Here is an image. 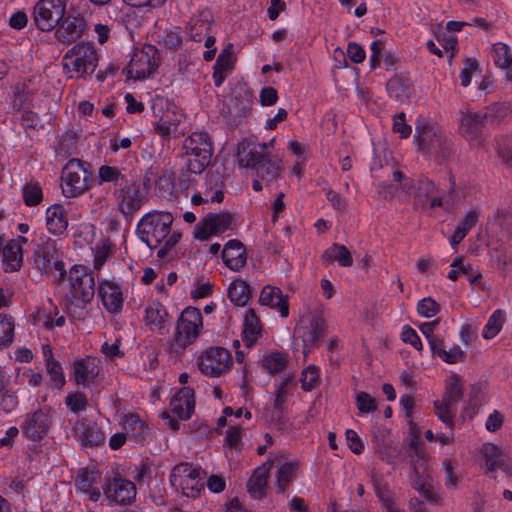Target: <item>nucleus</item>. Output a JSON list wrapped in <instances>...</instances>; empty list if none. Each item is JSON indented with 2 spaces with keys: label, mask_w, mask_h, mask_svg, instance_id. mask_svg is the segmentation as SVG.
Here are the masks:
<instances>
[{
  "label": "nucleus",
  "mask_w": 512,
  "mask_h": 512,
  "mask_svg": "<svg viewBox=\"0 0 512 512\" xmlns=\"http://www.w3.org/2000/svg\"><path fill=\"white\" fill-rule=\"evenodd\" d=\"M61 180L62 194L66 198H75L89 189L91 174L82 161L71 159L62 169Z\"/></svg>",
  "instance_id": "nucleus-9"
},
{
  "label": "nucleus",
  "mask_w": 512,
  "mask_h": 512,
  "mask_svg": "<svg viewBox=\"0 0 512 512\" xmlns=\"http://www.w3.org/2000/svg\"><path fill=\"white\" fill-rule=\"evenodd\" d=\"M432 352L448 364H456L465 360V352L459 346L454 345L449 350H445L443 340L440 345H437V348L432 349Z\"/></svg>",
  "instance_id": "nucleus-46"
},
{
  "label": "nucleus",
  "mask_w": 512,
  "mask_h": 512,
  "mask_svg": "<svg viewBox=\"0 0 512 512\" xmlns=\"http://www.w3.org/2000/svg\"><path fill=\"white\" fill-rule=\"evenodd\" d=\"M212 152H206L202 148V152L185 151L187 169L194 174H199L209 165Z\"/></svg>",
  "instance_id": "nucleus-42"
},
{
  "label": "nucleus",
  "mask_w": 512,
  "mask_h": 512,
  "mask_svg": "<svg viewBox=\"0 0 512 512\" xmlns=\"http://www.w3.org/2000/svg\"><path fill=\"white\" fill-rule=\"evenodd\" d=\"M46 226L53 235H62L68 227V219L64 207L54 204L46 210Z\"/></svg>",
  "instance_id": "nucleus-30"
},
{
  "label": "nucleus",
  "mask_w": 512,
  "mask_h": 512,
  "mask_svg": "<svg viewBox=\"0 0 512 512\" xmlns=\"http://www.w3.org/2000/svg\"><path fill=\"white\" fill-rule=\"evenodd\" d=\"M203 332V316L199 309L186 307L176 322L170 357L180 360L185 349L194 344Z\"/></svg>",
  "instance_id": "nucleus-3"
},
{
  "label": "nucleus",
  "mask_w": 512,
  "mask_h": 512,
  "mask_svg": "<svg viewBox=\"0 0 512 512\" xmlns=\"http://www.w3.org/2000/svg\"><path fill=\"white\" fill-rule=\"evenodd\" d=\"M2 257L5 272H15L22 267L23 251L15 243H7L4 246Z\"/></svg>",
  "instance_id": "nucleus-37"
},
{
  "label": "nucleus",
  "mask_w": 512,
  "mask_h": 512,
  "mask_svg": "<svg viewBox=\"0 0 512 512\" xmlns=\"http://www.w3.org/2000/svg\"><path fill=\"white\" fill-rule=\"evenodd\" d=\"M486 473L501 470L512 478V454L506 449L492 443H485L481 448Z\"/></svg>",
  "instance_id": "nucleus-17"
},
{
  "label": "nucleus",
  "mask_w": 512,
  "mask_h": 512,
  "mask_svg": "<svg viewBox=\"0 0 512 512\" xmlns=\"http://www.w3.org/2000/svg\"><path fill=\"white\" fill-rule=\"evenodd\" d=\"M32 267L42 276H53L54 281L63 280L65 264L57 241L47 239L37 246L32 256Z\"/></svg>",
  "instance_id": "nucleus-5"
},
{
  "label": "nucleus",
  "mask_w": 512,
  "mask_h": 512,
  "mask_svg": "<svg viewBox=\"0 0 512 512\" xmlns=\"http://www.w3.org/2000/svg\"><path fill=\"white\" fill-rule=\"evenodd\" d=\"M280 166L271 160L265 161L256 168V174L266 182H272L278 178Z\"/></svg>",
  "instance_id": "nucleus-57"
},
{
  "label": "nucleus",
  "mask_w": 512,
  "mask_h": 512,
  "mask_svg": "<svg viewBox=\"0 0 512 512\" xmlns=\"http://www.w3.org/2000/svg\"><path fill=\"white\" fill-rule=\"evenodd\" d=\"M123 426L125 433L140 443L146 439L149 432V428L145 422L135 414L125 416Z\"/></svg>",
  "instance_id": "nucleus-39"
},
{
  "label": "nucleus",
  "mask_w": 512,
  "mask_h": 512,
  "mask_svg": "<svg viewBox=\"0 0 512 512\" xmlns=\"http://www.w3.org/2000/svg\"><path fill=\"white\" fill-rule=\"evenodd\" d=\"M266 145L249 143L239 152V165L241 167H255L263 164L265 160L264 151Z\"/></svg>",
  "instance_id": "nucleus-34"
},
{
  "label": "nucleus",
  "mask_w": 512,
  "mask_h": 512,
  "mask_svg": "<svg viewBox=\"0 0 512 512\" xmlns=\"http://www.w3.org/2000/svg\"><path fill=\"white\" fill-rule=\"evenodd\" d=\"M159 66L158 50L155 46L146 44L134 49L126 67L127 77L133 80H144L150 77Z\"/></svg>",
  "instance_id": "nucleus-10"
},
{
  "label": "nucleus",
  "mask_w": 512,
  "mask_h": 512,
  "mask_svg": "<svg viewBox=\"0 0 512 512\" xmlns=\"http://www.w3.org/2000/svg\"><path fill=\"white\" fill-rule=\"evenodd\" d=\"M70 289L65 296V308L70 316L84 319L88 304L95 294V280L85 266L74 265L68 273Z\"/></svg>",
  "instance_id": "nucleus-2"
},
{
  "label": "nucleus",
  "mask_w": 512,
  "mask_h": 512,
  "mask_svg": "<svg viewBox=\"0 0 512 512\" xmlns=\"http://www.w3.org/2000/svg\"><path fill=\"white\" fill-rule=\"evenodd\" d=\"M232 109L235 110L236 117H244L251 110V95L248 92L234 95L231 99Z\"/></svg>",
  "instance_id": "nucleus-56"
},
{
  "label": "nucleus",
  "mask_w": 512,
  "mask_h": 512,
  "mask_svg": "<svg viewBox=\"0 0 512 512\" xmlns=\"http://www.w3.org/2000/svg\"><path fill=\"white\" fill-rule=\"evenodd\" d=\"M199 371L211 378L220 377L232 366L230 352L219 346H212L203 350L196 359Z\"/></svg>",
  "instance_id": "nucleus-11"
},
{
  "label": "nucleus",
  "mask_w": 512,
  "mask_h": 512,
  "mask_svg": "<svg viewBox=\"0 0 512 512\" xmlns=\"http://www.w3.org/2000/svg\"><path fill=\"white\" fill-rule=\"evenodd\" d=\"M485 115L486 124L495 125L507 117L510 108L505 103H495L481 110Z\"/></svg>",
  "instance_id": "nucleus-47"
},
{
  "label": "nucleus",
  "mask_w": 512,
  "mask_h": 512,
  "mask_svg": "<svg viewBox=\"0 0 512 512\" xmlns=\"http://www.w3.org/2000/svg\"><path fill=\"white\" fill-rule=\"evenodd\" d=\"M73 430L82 446H98L105 442V436L94 423L81 420L76 422Z\"/></svg>",
  "instance_id": "nucleus-29"
},
{
  "label": "nucleus",
  "mask_w": 512,
  "mask_h": 512,
  "mask_svg": "<svg viewBox=\"0 0 512 512\" xmlns=\"http://www.w3.org/2000/svg\"><path fill=\"white\" fill-rule=\"evenodd\" d=\"M326 332L325 320L311 313L301 316L295 327V336L301 339L303 346L304 359L324 337Z\"/></svg>",
  "instance_id": "nucleus-12"
},
{
  "label": "nucleus",
  "mask_w": 512,
  "mask_h": 512,
  "mask_svg": "<svg viewBox=\"0 0 512 512\" xmlns=\"http://www.w3.org/2000/svg\"><path fill=\"white\" fill-rule=\"evenodd\" d=\"M440 305L431 297L421 299L417 304V312L420 316L431 318L438 314Z\"/></svg>",
  "instance_id": "nucleus-61"
},
{
  "label": "nucleus",
  "mask_w": 512,
  "mask_h": 512,
  "mask_svg": "<svg viewBox=\"0 0 512 512\" xmlns=\"http://www.w3.org/2000/svg\"><path fill=\"white\" fill-rule=\"evenodd\" d=\"M301 387L304 391H311L320 384V369L315 365L307 366L301 373Z\"/></svg>",
  "instance_id": "nucleus-52"
},
{
  "label": "nucleus",
  "mask_w": 512,
  "mask_h": 512,
  "mask_svg": "<svg viewBox=\"0 0 512 512\" xmlns=\"http://www.w3.org/2000/svg\"><path fill=\"white\" fill-rule=\"evenodd\" d=\"M259 303L277 310L281 317L289 315L288 297L277 287L264 286L260 292Z\"/></svg>",
  "instance_id": "nucleus-24"
},
{
  "label": "nucleus",
  "mask_w": 512,
  "mask_h": 512,
  "mask_svg": "<svg viewBox=\"0 0 512 512\" xmlns=\"http://www.w3.org/2000/svg\"><path fill=\"white\" fill-rule=\"evenodd\" d=\"M96 181L99 185L103 183H112L115 186L121 185L126 181L122 170L116 166L101 165L98 168Z\"/></svg>",
  "instance_id": "nucleus-44"
},
{
  "label": "nucleus",
  "mask_w": 512,
  "mask_h": 512,
  "mask_svg": "<svg viewBox=\"0 0 512 512\" xmlns=\"http://www.w3.org/2000/svg\"><path fill=\"white\" fill-rule=\"evenodd\" d=\"M14 320L11 316L0 314V347L10 345L14 338Z\"/></svg>",
  "instance_id": "nucleus-54"
},
{
  "label": "nucleus",
  "mask_w": 512,
  "mask_h": 512,
  "mask_svg": "<svg viewBox=\"0 0 512 512\" xmlns=\"http://www.w3.org/2000/svg\"><path fill=\"white\" fill-rule=\"evenodd\" d=\"M259 319L252 309H247L243 320V341L247 347L253 346L260 335Z\"/></svg>",
  "instance_id": "nucleus-35"
},
{
  "label": "nucleus",
  "mask_w": 512,
  "mask_h": 512,
  "mask_svg": "<svg viewBox=\"0 0 512 512\" xmlns=\"http://www.w3.org/2000/svg\"><path fill=\"white\" fill-rule=\"evenodd\" d=\"M99 296L103 306L109 313H118L123 306V295L120 287L114 282L104 280L100 283Z\"/></svg>",
  "instance_id": "nucleus-26"
},
{
  "label": "nucleus",
  "mask_w": 512,
  "mask_h": 512,
  "mask_svg": "<svg viewBox=\"0 0 512 512\" xmlns=\"http://www.w3.org/2000/svg\"><path fill=\"white\" fill-rule=\"evenodd\" d=\"M325 264L338 262L342 267H350L353 264V258L346 246L341 244H333L322 255Z\"/></svg>",
  "instance_id": "nucleus-38"
},
{
  "label": "nucleus",
  "mask_w": 512,
  "mask_h": 512,
  "mask_svg": "<svg viewBox=\"0 0 512 512\" xmlns=\"http://www.w3.org/2000/svg\"><path fill=\"white\" fill-rule=\"evenodd\" d=\"M118 199L119 208L124 214H131L142 205L141 193L134 185L120 189Z\"/></svg>",
  "instance_id": "nucleus-33"
},
{
  "label": "nucleus",
  "mask_w": 512,
  "mask_h": 512,
  "mask_svg": "<svg viewBox=\"0 0 512 512\" xmlns=\"http://www.w3.org/2000/svg\"><path fill=\"white\" fill-rule=\"evenodd\" d=\"M504 322V313L501 310L494 311L483 328V338L487 340L493 339L501 331Z\"/></svg>",
  "instance_id": "nucleus-49"
},
{
  "label": "nucleus",
  "mask_w": 512,
  "mask_h": 512,
  "mask_svg": "<svg viewBox=\"0 0 512 512\" xmlns=\"http://www.w3.org/2000/svg\"><path fill=\"white\" fill-rule=\"evenodd\" d=\"M485 125V115L482 111L461 110L460 133L472 144L479 143V135Z\"/></svg>",
  "instance_id": "nucleus-20"
},
{
  "label": "nucleus",
  "mask_w": 512,
  "mask_h": 512,
  "mask_svg": "<svg viewBox=\"0 0 512 512\" xmlns=\"http://www.w3.org/2000/svg\"><path fill=\"white\" fill-rule=\"evenodd\" d=\"M269 465L266 462L256 468L247 483V489L251 497L261 499L265 493L268 483Z\"/></svg>",
  "instance_id": "nucleus-32"
},
{
  "label": "nucleus",
  "mask_w": 512,
  "mask_h": 512,
  "mask_svg": "<svg viewBox=\"0 0 512 512\" xmlns=\"http://www.w3.org/2000/svg\"><path fill=\"white\" fill-rule=\"evenodd\" d=\"M288 383H289L288 379L283 380L279 384V386L277 387V389L275 391L273 406H274V410H275V413L277 414L278 419H280V417H281L282 406L286 402V399H287L288 393H287L286 387H287Z\"/></svg>",
  "instance_id": "nucleus-62"
},
{
  "label": "nucleus",
  "mask_w": 512,
  "mask_h": 512,
  "mask_svg": "<svg viewBox=\"0 0 512 512\" xmlns=\"http://www.w3.org/2000/svg\"><path fill=\"white\" fill-rule=\"evenodd\" d=\"M66 406L74 413L84 411L87 407V399L82 393L69 394L65 398Z\"/></svg>",
  "instance_id": "nucleus-64"
},
{
  "label": "nucleus",
  "mask_w": 512,
  "mask_h": 512,
  "mask_svg": "<svg viewBox=\"0 0 512 512\" xmlns=\"http://www.w3.org/2000/svg\"><path fill=\"white\" fill-rule=\"evenodd\" d=\"M100 480V473L94 469H81L76 477L75 485L80 492L90 491Z\"/></svg>",
  "instance_id": "nucleus-50"
},
{
  "label": "nucleus",
  "mask_w": 512,
  "mask_h": 512,
  "mask_svg": "<svg viewBox=\"0 0 512 512\" xmlns=\"http://www.w3.org/2000/svg\"><path fill=\"white\" fill-rule=\"evenodd\" d=\"M98 65V53L90 42H78L64 54L62 66L70 78H86Z\"/></svg>",
  "instance_id": "nucleus-4"
},
{
  "label": "nucleus",
  "mask_w": 512,
  "mask_h": 512,
  "mask_svg": "<svg viewBox=\"0 0 512 512\" xmlns=\"http://www.w3.org/2000/svg\"><path fill=\"white\" fill-rule=\"evenodd\" d=\"M417 144L419 149L429 155L445 159L451 153V141L435 125L422 122L416 126Z\"/></svg>",
  "instance_id": "nucleus-7"
},
{
  "label": "nucleus",
  "mask_w": 512,
  "mask_h": 512,
  "mask_svg": "<svg viewBox=\"0 0 512 512\" xmlns=\"http://www.w3.org/2000/svg\"><path fill=\"white\" fill-rule=\"evenodd\" d=\"M194 406V391L190 387L181 388L170 402L171 411L181 420H187L191 417Z\"/></svg>",
  "instance_id": "nucleus-25"
},
{
  "label": "nucleus",
  "mask_w": 512,
  "mask_h": 512,
  "mask_svg": "<svg viewBox=\"0 0 512 512\" xmlns=\"http://www.w3.org/2000/svg\"><path fill=\"white\" fill-rule=\"evenodd\" d=\"M234 218L230 213H210L194 228V237L207 240L212 235H219L233 228Z\"/></svg>",
  "instance_id": "nucleus-16"
},
{
  "label": "nucleus",
  "mask_w": 512,
  "mask_h": 512,
  "mask_svg": "<svg viewBox=\"0 0 512 512\" xmlns=\"http://www.w3.org/2000/svg\"><path fill=\"white\" fill-rule=\"evenodd\" d=\"M99 364L100 361L91 356L75 360L72 363L71 379L77 385H86L93 382L99 374Z\"/></svg>",
  "instance_id": "nucleus-21"
},
{
  "label": "nucleus",
  "mask_w": 512,
  "mask_h": 512,
  "mask_svg": "<svg viewBox=\"0 0 512 512\" xmlns=\"http://www.w3.org/2000/svg\"><path fill=\"white\" fill-rule=\"evenodd\" d=\"M86 29V22L83 17L68 15L56 30V37L60 42H72L82 36Z\"/></svg>",
  "instance_id": "nucleus-23"
},
{
  "label": "nucleus",
  "mask_w": 512,
  "mask_h": 512,
  "mask_svg": "<svg viewBox=\"0 0 512 512\" xmlns=\"http://www.w3.org/2000/svg\"><path fill=\"white\" fill-rule=\"evenodd\" d=\"M103 492L105 497L111 502L125 505L131 503L135 498L136 486L129 480L115 477L105 482Z\"/></svg>",
  "instance_id": "nucleus-19"
},
{
  "label": "nucleus",
  "mask_w": 512,
  "mask_h": 512,
  "mask_svg": "<svg viewBox=\"0 0 512 512\" xmlns=\"http://www.w3.org/2000/svg\"><path fill=\"white\" fill-rule=\"evenodd\" d=\"M222 259L226 266L233 271H239L246 264V251L238 240H230L222 250Z\"/></svg>",
  "instance_id": "nucleus-28"
},
{
  "label": "nucleus",
  "mask_w": 512,
  "mask_h": 512,
  "mask_svg": "<svg viewBox=\"0 0 512 512\" xmlns=\"http://www.w3.org/2000/svg\"><path fill=\"white\" fill-rule=\"evenodd\" d=\"M52 425L50 409L40 408L28 413L21 424L22 433L32 441L41 440L48 433Z\"/></svg>",
  "instance_id": "nucleus-18"
},
{
  "label": "nucleus",
  "mask_w": 512,
  "mask_h": 512,
  "mask_svg": "<svg viewBox=\"0 0 512 512\" xmlns=\"http://www.w3.org/2000/svg\"><path fill=\"white\" fill-rule=\"evenodd\" d=\"M111 249L112 243L108 239L101 240L99 243L95 245L94 267L96 269H100L103 266L109 254L111 253Z\"/></svg>",
  "instance_id": "nucleus-58"
},
{
  "label": "nucleus",
  "mask_w": 512,
  "mask_h": 512,
  "mask_svg": "<svg viewBox=\"0 0 512 512\" xmlns=\"http://www.w3.org/2000/svg\"><path fill=\"white\" fill-rule=\"evenodd\" d=\"M451 270L450 272L448 273V278L452 281H456L459 277L460 274L462 275H466L469 278V281L471 283H474L476 280H478L481 275L479 273L475 274V275H472L471 271H472V267L470 264H464L463 262V258L461 256H458L456 257L451 265Z\"/></svg>",
  "instance_id": "nucleus-48"
},
{
  "label": "nucleus",
  "mask_w": 512,
  "mask_h": 512,
  "mask_svg": "<svg viewBox=\"0 0 512 512\" xmlns=\"http://www.w3.org/2000/svg\"><path fill=\"white\" fill-rule=\"evenodd\" d=\"M173 216L165 211H153L145 214L138 222L137 233L142 242L150 249H158L157 256L160 259L180 240L181 234L170 232Z\"/></svg>",
  "instance_id": "nucleus-1"
},
{
  "label": "nucleus",
  "mask_w": 512,
  "mask_h": 512,
  "mask_svg": "<svg viewBox=\"0 0 512 512\" xmlns=\"http://www.w3.org/2000/svg\"><path fill=\"white\" fill-rule=\"evenodd\" d=\"M492 59L500 69L512 70V52L508 45L498 42L492 46Z\"/></svg>",
  "instance_id": "nucleus-45"
},
{
  "label": "nucleus",
  "mask_w": 512,
  "mask_h": 512,
  "mask_svg": "<svg viewBox=\"0 0 512 512\" xmlns=\"http://www.w3.org/2000/svg\"><path fill=\"white\" fill-rule=\"evenodd\" d=\"M168 313L159 302H151L144 309L143 322L148 330L162 333L166 330Z\"/></svg>",
  "instance_id": "nucleus-27"
},
{
  "label": "nucleus",
  "mask_w": 512,
  "mask_h": 512,
  "mask_svg": "<svg viewBox=\"0 0 512 512\" xmlns=\"http://www.w3.org/2000/svg\"><path fill=\"white\" fill-rule=\"evenodd\" d=\"M393 181L399 183V187L408 192L414 191V208L416 210L433 209L443 206V200L437 194V187L433 181L426 177H419L416 181L404 178L401 171L395 170L392 174Z\"/></svg>",
  "instance_id": "nucleus-6"
},
{
  "label": "nucleus",
  "mask_w": 512,
  "mask_h": 512,
  "mask_svg": "<svg viewBox=\"0 0 512 512\" xmlns=\"http://www.w3.org/2000/svg\"><path fill=\"white\" fill-rule=\"evenodd\" d=\"M208 13L195 17L188 23V37L195 42L204 41V46L210 48L215 44V37L211 34V19Z\"/></svg>",
  "instance_id": "nucleus-22"
},
{
  "label": "nucleus",
  "mask_w": 512,
  "mask_h": 512,
  "mask_svg": "<svg viewBox=\"0 0 512 512\" xmlns=\"http://www.w3.org/2000/svg\"><path fill=\"white\" fill-rule=\"evenodd\" d=\"M463 396L462 380L459 375L451 374L445 380V391L442 397L448 404L456 405Z\"/></svg>",
  "instance_id": "nucleus-41"
},
{
  "label": "nucleus",
  "mask_w": 512,
  "mask_h": 512,
  "mask_svg": "<svg viewBox=\"0 0 512 512\" xmlns=\"http://www.w3.org/2000/svg\"><path fill=\"white\" fill-rule=\"evenodd\" d=\"M204 472L193 465L183 462L177 464L170 473V483L184 496L196 498L203 489Z\"/></svg>",
  "instance_id": "nucleus-8"
},
{
  "label": "nucleus",
  "mask_w": 512,
  "mask_h": 512,
  "mask_svg": "<svg viewBox=\"0 0 512 512\" xmlns=\"http://www.w3.org/2000/svg\"><path fill=\"white\" fill-rule=\"evenodd\" d=\"M479 64L477 60L466 58L464 60V67L460 71V80L463 87H467L471 82L472 74L477 72Z\"/></svg>",
  "instance_id": "nucleus-63"
},
{
  "label": "nucleus",
  "mask_w": 512,
  "mask_h": 512,
  "mask_svg": "<svg viewBox=\"0 0 512 512\" xmlns=\"http://www.w3.org/2000/svg\"><path fill=\"white\" fill-rule=\"evenodd\" d=\"M456 405L448 404L444 400L434 401L435 414L438 419L447 427L452 428L454 425V408Z\"/></svg>",
  "instance_id": "nucleus-53"
},
{
  "label": "nucleus",
  "mask_w": 512,
  "mask_h": 512,
  "mask_svg": "<svg viewBox=\"0 0 512 512\" xmlns=\"http://www.w3.org/2000/svg\"><path fill=\"white\" fill-rule=\"evenodd\" d=\"M355 401L361 414L373 413L377 410L376 400L366 392H358L356 394Z\"/></svg>",
  "instance_id": "nucleus-59"
},
{
  "label": "nucleus",
  "mask_w": 512,
  "mask_h": 512,
  "mask_svg": "<svg viewBox=\"0 0 512 512\" xmlns=\"http://www.w3.org/2000/svg\"><path fill=\"white\" fill-rule=\"evenodd\" d=\"M234 63V55H233V45L231 43H228L221 53L219 54L215 67L220 71H228L232 68Z\"/></svg>",
  "instance_id": "nucleus-60"
},
{
  "label": "nucleus",
  "mask_w": 512,
  "mask_h": 512,
  "mask_svg": "<svg viewBox=\"0 0 512 512\" xmlns=\"http://www.w3.org/2000/svg\"><path fill=\"white\" fill-rule=\"evenodd\" d=\"M65 7L63 0H39L33 10L37 28L41 31H52L63 19Z\"/></svg>",
  "instance_id": "nucleus-15"
},
{
  "label": "nucleus",
  "mask_w": 512,
  "mask_h": 512,
  "mask_svg": "<svg viewBox=\"0 0 512 512\" xmlns=\"http://www.w3.org/2000/svg\"><path fill=\"white\" fill-rule=\"evenodd\" d=\"M46 372L48 373L53 388L61 389L64 387L66 380L63 368L59 361H54L45 364Z\"/></svg>",
  "instance_id": "nucleus-55"
},
{
  "label": "nucleus",
  "mask_w": 512,
  "mask_h": 512,
  "mask_svg": "<svg viewBox=\"0 0 512 512\" xmlns=\"http://www.w3.org/2000/svg\"><path fill=\"white\" fill-rule=\"evenodd\" d=\"M181 118V114H177L175 111H167L154 123V129L164 138L179 137L182 135L178 129Z\"/></svg>",
  "instance_id": "nucleus-31"
},
{
  "label": "nucleus",
  "mask_w": 512,
  "mask_h": 512,
  "mask_svg": "<svg viewBox=\"0 0 512 512\" xmlns=\"http://www.w3.org/2000/svg\"><path fill=\"white\" fill-rule=\"evenodd\" d=\"M183 148L185 151H191L194 153L202 152V148L206 152H212V143L209 136L205 132H194L185 141Z\"/></svg>",
  "instance_id": "nucleus-43"
},
{
  "label": "nucleus",
  "mask_w": 512,
  "mask_h": 512,
  "mask_svg": "<svg viewBox=\"0 0 512 512\" xmlns=\"http://www.w3.org/2000/svg\"><path fill=\"white\" fill-rule=\"evenodd\" d=\"M288 363V354L280 351H266L260 359L261 367L270 374L283 371Z\"/></svg>",
  "instance_id": "nucleus-36"
},
{
  "label": "nucleus",
  "mask_w": 512,
  "mask_h": 512,
  "mask_svg": "<svg viewBox=\"0 0 512 512\" xmlns=\"http://www.w3.org/2000/svg\"><path fill=\"white\" fill-rule=\"evenodd\" d=\"M22 197L27 206L33 207L43 199L42 189L38 182H30L22 187Z\"/></svg>",
  "instance_id": "nucleus-51"
},
{
  "label": "nucleus",
  "mask_w": 512,
  "mask_h": 512,
  "mask_svg": "<svg viewBox=\"0 0 512 512\" xmlns=\"http://www.w3.org/2000/svg\"><path fill=\"white\" fill-rule=\"evenodd\" d=\"M413 448V455H411V462L413 467V488L426 500L437 502L438 496L434 490L431 479L424 476L423 473L427 470V458L424 450L420 448L414 441L411 444Z\"/></svg>",
  "instance_id": "nucleus-13"
},
{
  "label": "nucleus",
  "mask_w": 512,
  "mask_h": 512,
  "mask_svg": "<svg viewBox=\"0 0 512 512\" xmlns=\"http://www.w3.org/2000/svg\"><path fill=\"white\" fill-rule=\"evenodd\" d=\"M250 286L242 279L233 280L228 288V297L236 306H244L250 299Z\"/></svg>",
  "instance_id": "nucleus-40"
},
{
  "label": "nucleus",
  "mask_w": 512,
  "mask_h": 512,
  "mask_svg": "<svg viewBox=\"0 0 512 512\" xmlns=\"http://www.w3.org/2000/svg\"><path fill=\"white\" fill-rule=\"evenodd\" d=\"M266 464L269 465V470L272 466L276 467L274 485L277 493H283L295 478L299 469V461L291 455L279 452L270 454Z\"/></svg>",
  "instance_id": "nucleus-14"
}]
</instances>
